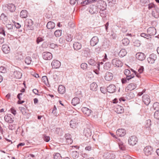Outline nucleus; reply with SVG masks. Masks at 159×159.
<instances>
[{"label":"nucleus","mask_w":159,"mask_h":159,"mask_svg":"<svg viewBox=\"0 0 159 159\" xmlns=\"http://www.w3.org/2000/svg\"><path fill=\"white\" fill-rule=\"evenodd\" d=\"M112 65L115 67H121L123 65V63L119 59L115 58L113 59L111 61Z\"/></svg>","instance_id":"f257e3e1"},{"label":"nucleus","mask_w":159,"mask_h":159,"mask_svg":"<svg viewBox=\"0 0 159 159\" xmlns=\"http://www.w3.org/2000/svg\"><path fill=\"white\" fill-rule=\"evenodd\" d=\"M33 22L32 20L30 19L26 20L25 23V26L27 28L28 30H33L34 29L33 25Z\"/></svg>","instance_id":"f03ea898"},{"label":"nucleus","mask_w":159,"mask_h":159,"mask_svg":"<svg viewBox=\"0 0 159 159\" xmlns=\"http://www.w3.org/2000/svg\"><path fill=\"white\" fill-rule=\"evenodd\" d=\"M138 140V139L136 136H131L128 139L129 144L132 146L134 145L137 143Z\"/></svg>","instance_id":"7ed1b4c3"},{"label":"nucleus","mask_w":159,"mask_h":159,"mask_svg":"<svg viewBox=\"0 0 159 159\" xmlns=\"http://www.w3.org/2000/svg\"><path fill=\"white\" fill-rule=\"evenodd\" d=\"M99 9L95 5H92L90 6L89 12L91 14H97L98 12Z\"/></svg>","instance_id":"20e7f679"},{"label":"nucleus","mask_w":159,"mask_h":159,"mask_svg":"<svg viewBox=\"0 0 159 159\" xmlns=\"http://www.w3.org/2000/svg\"><path fill=\"white\" fill-rule=\"evenodd\" d=\"M124 74L126 75L127 79L129 80L132 78H133L135 76V74L133 73H131L130 70L128 69H125L124 71Z\"/></svg>","instance_id":"39448f33"},{"label":"nucleus","mask_w":159,"mask_h":159,"mask_svg":"<svg viewBox=\"0 0 159 159\" xmlns=\"http://www.w3.org/2000/svg\"><path fill=\"white\" fill-rule=\"evenodd\" d=\"M143 151L146 155L149 156L152 153V148L150 146H147L144 148Z\"/></svg>","instance_id":"423d86ee"},{"label":"nucleus","mask_w":159,"mask_h":159,"mask_svg":"<svg viewBox=\"0 0 159 159\" xmlns=\"http://www.w3.org/2000/svg\"><path fill=\"white\" fill-rule=\"evenodd\" d=\"M142 101L146 105H148L150 102V99L148 95L144 94L142 97Z\"/></svg>","instance_id":"0eeeda50"},{"label":"nucleus","mask_w":159,"mask_h":159,"mask_svg":"<svg viewBox=\"0 0 159 159\" xmlns=\"http://www.w3.org/2000/svg\"><path fill=\"white\" fill-rule=\"evenodd\" d=\"M157 59L156 55L152 53L151 54L149 57L147 58V61L149 63L152 64L154 63L155 60Z\"/></svg>","instance_id":"6e6552de"},{"label":"nucleus","mask_w":159,"mask_h":159,"mask_svg":"<svg viewBox=\"0 0 159 159\" xmlns=\"http://www.w3.org/2000/svg\"><path fill=\"white\" fill-rule=\"evenodd\" d=\"M103 157L107 159H113L115 158L116 155L113 153L107 152L104 153Z\"/></svg>","instance_id":"1a4fd4ad"},{"label":"nucleus","mask_w":159,"mask_h":159,"mask_svg":"<svg viewBox=\"0 0 159 159\" xmlns=\"http://www.w3.org/2000/svg\"><path fill=\"white\" fill-rule=\"evenodd\" d=\"M43 58L46 60H50L52 57V54L50 52H44L43 53Z\"/></svg>","instance_id":"9d476101"},{"label":"nucleus","mask_w":159,"mask_h":159,"mask_svg":"<svg viewBox=\"0 0 159 159\" xmlns=\"http://www.w3.org/2000/svg\"><path fill=\"white\" fill-rule=\"evenodd\" d=\"M107 90L108 92L112 93L116 91V87L114 84H111L107 87Z\"/></svg>","instance_id":"9b49d317"},{"label":"nucleus","mask_w":159,"mask_h":159,"mask_svg":"<svg viewBox=\"0 0 159 159\" xmlns=\"http://www.w3.org/2000/svg\"><path fill=\"white\" fill-rule=\"evenodd\" d=\"M147 32L151 36L156 34V30L154 27H150L147 29Z\"/></svg>","instance_id":"f8f14e48"},{"label":"nucleus","mask_w":159,"mask_h":159,"mask_svg":"<svg viewBox=\"0 0 159 159\" xmlns=\"http://www.w3.org/2000/svg\"><path fill=\"white\" fill-rule=\"evenodd\" d=\"M103 8H101V9L99 10V13L100 16L103 18H105L106 17V12L105 11L106 9V4L103 5Z\"/></svg>","instance_id":"ddd939ff"},{"label":"nucleus","mask_w":159,"mask_h":159,"mask_svg":"<svg viewBox=\"0 0 159 159\" xmlns=\"http://www.w3.org/2000/svg\"><path fill=\"white\" fill-rule=\"evenodd\" d=\"M99 40L97 36H94L91 39L90 41V44L92 46H94L97 44L98 43Z\"/></svg>","instance_id":"4468645a"},{"label":"nucleus","mask_w":159,"mask_h":159,"mask_svg":"<svg viewBox=\"0 0 159 159\" xmlns=\"http://www.w3.org/2000/svg\"><path fill=\"white\" fill-rule=\"evenodd\" d=\"M117 140L116 142L118 143L119 148L122 151L125 150L126 149V147L125 144L123 143L119 139L116 138Z\"/></svg>","instance_id":"2eb2a0df"},{"label":"nucleus","mask_w":159,"mask_h":159,"mask_svg":"<svg viewBox=\"0 0 159 159\" xmlns=\"http://www.w3.org/2000/svg\"><path fill=\"white\" fill-rule=\"evenodd\" d=\"M116 133L117 135L122 137L125 134L126 131L124 129H119L116 131Z\"/></svg>","instance_id":"dca6fc26"},{"label":"nucleus","mask_w":159,"mask_h":159,"mask_svg":"<svg viewBox=\"0 0 159 159\" xmlns=\"http://www.w3.org/2000/svg\"><path fill=\"white\" fill-rule=\"evenodd\" d=\"M51 65L53 68H57L60 66L61 63L58 60H54L52 62Z\"/></svg>","instance_id":"f3484780"},{"label":"nucleus","mask_w":159,"mask_h":159,"mask_svg":"<svg viewBox=\"0 0 159 159\" xmlns=\"http://www.w3.org/2000/svg\"><path fill=\"white\" fill-rule=\"evenodd\" d=\"M152 15L156 18L159 17V8L157 6L155 7L154 10L152 11Z\"/></svg>","instance_id":"a211bd4d"},{"label":"nucleus","mask_w":159,"mask_h":159,"mask_svg":"<svg viewBox=\"0 0 159 159\" xmlns=\"http://www.w3.org/2000/svg\"><path fill=\"white\" fill-rule=\"evenodd\" d=\"M136 87V85L134 83H130L126 87L125 90L127 91H132Z\"/></svg>","instance_id":"6ab92c4d"},{"label":"nucleus","mask_w":159,"mask_h":159,"mask_svg":"<svg viewBox=\"0 0 159 159\" xmlns=\"http://www.w3.org/2000/svg\"><path fill=\"white\" fill-rule=\"evenodd\" d=\"M105 79L107 81H110L113 78V75L111 72H107L106 73L105 76Z\"/></svg>","instance_id":"aec40b11"},{"label":"nucleus","mask_w":159,"mask_h":159,"mask_svg":"<svg viewBox=\"0 0 159 159\" xmlns=\"http://www.w3.org/2000/svg\"><path fill=\"white\" fill-rule=\"evenodd\" d=\"M77 125V120L76 119H72L70 122V125L72 128H76Z\"/></svg>","instance_id":"412c9836"},{"label":"nucleus","mask_w":159,"mask_h":159,"mask_svg":"<svg viewBox=\"0 0 159 159\" xmlns=\"http://www.w3.org/2000/svg\"><path fill=\"white\" fill-rule=\"evenodd\" d=\"M137 59L140 61H143L145 58V56L143 53H138L136 55Z\"/></svg>","instance_id":"4be33fe9"},{"label":"nucleus","mask_w":159,"mask_h":159,"mask_svg":"<svg viewBox=\"0 0 159 159\" xmlns=\"http://www.w3.org/2000/svg\"><path fill=\"white\" fill-rule=\"evenodd\" d=\"M11 72L13 73V75L16 79H20L21 77L22 74L20 72L17 71H12Z\"/></svg>","instance_id":"5701e85b"},{"label":"nucleus","mask_w":159,"mask_h":159,"mask_svg":"<svg viewBox=\"0 0 159 159\" xmlns=\"http://www.w3.org/2000/svg\"><path fill=\"white\" fill-rule=\"evenodd\" d=\"M73 47L75 50L77 51L81 48V44L77 42H75L73 44Z\"/></svg>","instance_id":"b1692460"},{"label":"nucleus","mask_w":159,"mask_h":159,"mask_svg":"<svg viewBox=\"0 0 159 159\" xmlns=\"http://www.w3.org/2000/svg\"><path fill=\"white\" fill-rule=\"evenodd\" d=\"M84 134L87 138L90 137L92 134L90 129L89 128L85 129L84 131Z\"/></svg>","instance_id":"393cba45"},{"label":"nucleus","mask_w":159,"mask_h":159,"mask_svg":"<svg viewBox=\"0 0 159 159\" xmlns=\"http://www.w3.org/2000/svg\"><path fill=\"white\" fill-rule=\"evenodd\" d=\"M2 50L5 53L7 54L9 53L10 48L7 45L4 44L2 46Z\"/></svg>","instance_id":"a878e982"},{"label":"nucleus","mask_w":159,"mask_h":159,"mask_svg":"<svg viewBox=\"0 0 159 159\" xmlns=\"http://www.w3.org/2000/svg\"><path fill=\"white\" fill-rule=\"evenodd\" d=\"M12 21L14 24H11V29H19L21 25L19 23L15 22V21L13 20H12Z\"/></svg>","instance_id":"bb28decb"},{"label":"nucleus","mask_w":159,"mask_h":159,"mask_svg":"<svg viewBox=\"0 0 159 159\" xmlns=\"http://www.w3.org/2000/svg\"><path fill=\"white\" fill-rule=\"evenodd\" d=\"M55 26V23L52 21H49L47 24V27L48 29H52Z\"/></svg>","instance_id":"cd10ccee"},{"label":"nucleus","mask_w":159,"mask_h":159,"mask_svg":"<svg viewBox=\"0 0 159 159\" xmlns=\"http://www.w3.org/2000/svg\"><path fill=\"white\" fill-rule=\"evenodd\" d=\"M90 52V50L88 48H85L82 50V53L84 54V57L88 56Z\"/></svg>","instance_id":"c85d7f7f"},{"label":"nucleus","mask_w":159,"mask_h":159,"mask_svg":"<svg viewBox=\"0 0 159 159\" xmlns=\"http://www.w3.org/2000/svg\"><path fill=\"white\" fill-rule=\"evenodd\" d=\"M28 12L26 10H23L21 11L20 13V16L22 18H26L28 16Z\"/></svg>","instance_id":"c756f323"},{"label":"nucleus","mask_w":159,"mask_h":159,"mask_svg":"<svg viewBox=\"0 0 159 159\" xmlns=\"http://www.w3.org/2000/svg\"><path fill=\"white\" fill-rule=\"evenodd\" d=\"M80 102V99L78 97H75L72 100V104L74 106H75L77 104H79Z\"/></svg>","instance_id":"7c9ffc66"},{"label":"nucleus","mask_w":159,"mask_h":159,"mask_svg":"<svg viewBox=\"0 0 159 159\" xmlns=\"http://www.w3.org/2000/svg\"><path fill=\"white\" fill-rule=\"evenodd\" d=\"M58 91L59 93L63 94L65 92V88L64 86L60 85L58 88Z\"/></svg>","instance_id":"2f4dec72"},{"label":"nucleus","mask_w":159,"mask_h":159,"mask_svg":"<svg viewBox=\"0 0 159 159\" xmlns=\"http://www.w3.org/2000/svg\"><path fill=\"white\" fill-rule=\"evenodd\" d=\"M98 85L95 82H93L90 84V89L93 91H96L97 89Z\"/></svg>","instance_id":"473e14b6"},{"label":"nucleus","mask_w":159,"mask_h":159,"mask_svg":"<svg viewBox=\"0 0 159 159\" xmlns=\"http://www.w3.org/2000/svg\"><path fill=\"white\" fill-rule=\"evenodd\" d=\"M88 63L89 65L95 66H97L98 63H99L98 62H96L92 58L88 60Z\"/></svg>","instance_id":"72a5a7b5"},{"label":"nucleus","mask_w":159,"mask_h":159,"mask_svg":"<svg viewBox=\"0 0 159 159\" xmlns=\"http://www.w3.org/2000/svg\"><path fill=\"white\" fill-rule=\"evenodd\" d=\"M127 54L126 50L124 49H122L120 50L118 53L119 56L120 57H123Z\"/></svg>","instance_id":"f704fd0d"},{"label":"nucleus","mask_w":159,"mask_h":159,"mask_svg":"<svg viewBox=\"0 0 159 159\" xmlns=\"http://www.w3.org/2000/svg\"><path fill=\"white\" fill-rule=\"evenodd\" d=\"M65 39L68 42H71L73 39V36L70 34H67L65 36Z\"/></svg>","instance_id":"c9c22d12"},{"label":"nucleus","mask_w":159,"mask_h":159,"mask_svg":"<svg viewBox=\"0 0 159 159\" xmlns=\"http://www.w3.org/2000/svg\"><path fill=\"white\" fill-rule=\"evenodd\" d=\"M85 116H89L91 114L92 110H81Z\"/></svg>","instance_id":"e433bc0d"},{"label":"nucleus","mask_w":159,"mask_h":159,"mask_svg":"<svg viewBox=\"0 0 159 159\" xmlns=\"http://www.w3.org/2000/svg\"><path fill=\"white\" fill-rule=\"evenodd\" d=\"M135 97V94L132 92H130L127 95L126 97L129 100H130L133 98Z\"/></svg>","instance_id":"4c0bfd02"},{"label":"nucleus","mask_w":159,"mask_h":159,"mask_svg":"<svg viewBox=\"0 0 159 159\" xmlns=\"http://www.w3.org/2000/svg\"><path fill=\"white\" fill-rule=\"evenodd\" d=\"M100 64L98 63L97 66H95V69H93V71L95 74L97 75H98L99 74V70H100Z\"/></svg>","instance_id":"58836bf2"},{"label":"nucleus","mask_w":159,"mask_h":159,"mask_svg":"<svg viewBox=\"0 0 159 159\" xmlns=\"http://www.w3.org/2000/svg\"><path fill=\"white\" fill-rule=\"evenodd\" d=\"M122 44L124 46L128 45L129 43V39L127 38H124L122 40Z\"/></svg>","instance_id":"ea45409f"},{"label":"nucleus","mask_w":159,"mask_h":159,"mask_svg":"<svg viewBox=\"0 0 159 159\" xmlns=\"http://www.w3.org/2000/svg\"><path fill=\"white\" fill-rule=\"evenodd\" d=\"M111 65L110 62H108L105 63L104 65L103 68L106 70H108L111 67Z\"/></svg>","instance_id":"a19ab883"},{"label":"nucleus","mask_w":159,"mask_h":159,"mask_svg":"<svg viewBox=\"0 0 159 159\" xmlns=\"http://www.w3.org/2000/svg\"><path fill=\"white\" fill-rule=\"evenodd\" d=\"M54 159H61L62 157L60 154L59 153H55L53 155Z\"/></svg>","instance_id":"79ce46f5"},{"label":"nucleus","mask_w":159,"mask_h":159,"mask_svg":"<svg viewBox=\"0 0 159 159\" xmlns=\"http://www.w3.org/2000/svg\"><path fill=\"white\" fill-rule=\"evenodd\" d=\"M140 36L147 39H149L151 38V36L149 34H145V33H142L141 34Z\"/></svg>","instance_id":"37998d69"},{"label":"nucleus","mask_w":159,"mask_h":159,"mask_svg":"<svg viewBox=\"0 0 159 159\" xmlns=\"http://www.w3.org/2000/svg\"><path fill=\"white\" fill-rule=\"evenodd\" d=\"M62 34V30H57L54 32V34L56 37H60Z\"/></svg>","instance_id":"c03bdc74"},{"label":"nucleus","mask_w":159,"mask_h":159,"mask_svg":"<svg viewBox=\"0 0 159 159\" xmlns=\"http://www.w3.org/2000/svg\"><path fill=\"white\" fill-rule=\"evenodd\" d=\"M133 42L134 46L139 47L141 44L140 41L137 39L133 40Z\"/></svg>","instance_id":"a18cd8bd"},{"label":"nucleus","mask_w":159,"mask_h":159,"mask_svg":"<svg viewBox=\"0 0 159 159\" xmlns=\"http://www.w3.org/2000/svg\"><path fill=\"white\" fill-rule=\"evenodd\" d=\"M71 155L73 158H76L78 157L79 153L76 151H73L71 153Z\"/></svg>","instance_id":"49530a36"},{"label":"nucleus","mask_w":159,"mask_h":159,"mask_svg":"<svg viewBox=\"0 0 159 159\" xmlns=\"http://www.w3.org/2000/svg\"><path fill=\"white\" fill-rule=\"evenodd\" d=\"M0 19L2 21L6 22L7 20V17L4 13H2L0 16Z\"/></svg>","instance_id":"de8ad7c7"},{"label":"nucleus","mask_w":159,"mask_h":159,"mask_svg":"<svg viewBox=\"0 0 159 159\" xmlns=\"http://www.w3.org/2000/svg\"><path fill=\"white\" fill-rule=\"evenodd\" d=\"M31 58L30 57H27L25 59V62L28 65H30L31 63Z\"/></svg>","instance_id":"09e8293b"},{"label":"nucleus","mask_w":159,"mask_h":159,"mask_svg":"<svg viewBox=\"0 0 159 159\" xmlns=\"http://www.w3.org/2000/svg\"><path fill=\"white\" fill-rule=\"evenodd\" d=\"M75 95L76 96V97L79 98H81L83 96L81 92L80 91H78L75 92Z\"/></svg>","instance_id":"8fccbe9b"},{"label":"nucleus","mask_w":159,"mask_h":159,"mask_svg":"<svg viewBox=\"0 0 159 159\" xmlns=\"http://www.w3.org/2000/svg\"><path fill=\"white\" fill-rule=\"evenodd\" d=\"M92 1L93 2H97V4H102V5H104L105 4H106V2L102 0H93Z\"/></svg>","instance_id":"3c124183"},{"label":"nucleus","mask_w":159,"mask_h":159,"mask_svg":"<svg viewBox=\"0 0 159 159\" xmlns=\"http://www.w3.org/2000/svg\"><path fill=\"white\" fill-rule=\"evenodd\" d=\"M88 65L85 63H83L81 64L80 67L83 70H85L87 69Z\"/></svg>","instance_id":"603ef678"},{"label":"nucleus","mask_w":159,"mask_h":159,"mask_svg":"<svg viewBox=\"0 0 159 159\" xmlns=\"http://www.w3.org/2000/svg\"><path fill=\"white\" fill-rule=\"evenodd\" d=\"M154 109H159V103L158 102H155L153 105Z\"/></svg>","instance_id":"864d4df0"},{"label":"nucleus","mask_w":159,"mask_h":159,"mask_svg":"<svg viewBox=\"0 0 159 159\" xmlns=\"http://www.w3.org/2000/svg\"><path fill=\"white\" fill-rule=\"evenodd\" d=\"M154 117L156 119H159V110H157L154 114Z\"/></svg>","instance_id":"5fc2aeb1"},{"label":"nucleus","mask_w":159,"mask_h":159,"mask_svg":"<svg viewBox=\"0 0 159 159\" xmlns=\"http://www.w3.org/2000/svg\"><path fill=\"white\" fill-rule=\"evenodd\" d=\"M42 79L43 82L45 83L46 84L48 82V79L46 76H43L42 77Z\"/></svg>","instance_id":"6e6d98bb"},{"label":"nucleus","mask_w":159,"mask_h":159,"mask_svg":"<svg viewBox=\"0 0 159 159\" xmlns=\"http://www.w3.org/2000/svg\"><path fill=\"white\" fill-rule=\"evenodd\" d=\"M146 123H147L145 125L146 127L147 128H149L151 125V120H148L146 121Z\"/></svg>","instance_id":"4d7b16f0"},{"label":"nucleus","mask_w":159,"mask_h":159,"mask_svg":"<svg viewBox=\"0 0 159 159\" xmlns=\"http://www.w3.org/2000/svg\"><path fill=\"white\" fill-rule=\"evenodd\" d=\"M16 10V7L15 5L11 3V12H14Z\"/></svg>","instance_id":"13d9d810"},{"label":"nucleus","mask_w":159,"mask_h":159,"mask_svg":"<svg viewBox=\"0 0 159 159\" xmlns=\"http://www.w3.org/2000/svg\"><path fill=\"white\" fill-rule=\"evenodd\" d=\"M43 140L46 142H48L50 139V138L49 136H47L45 135L43 136Z\"/></svg>","instance_id":"bf43d9fd"},{"label":"nucleus","mask_w":159,"mask_h":159,"mask_svg":"<svg viewBox=\"0 0 159 159\" xmlns=\"http://www.w3.org/2000/svg\"><path fill=\"white\" fill-rule=\"evenodd\" d=\"M6 72V68L2 66L0 67V72L2 73H5Z\"/></svg>","instance_id":"052dcab7"},{"label":"nucleus","mask_w":159,"mask_h":159,"mask_svg":"<svg viewBox=\"0 0 159 159\" xmlns=\"http://www.w3.org/2000/svg\"><path fill=\"white\" fill-rule=\"evenodd\" d=\"M148 9L150 10L152 8L154 7L155 8V7H157L156 5H155L153 3H149L148 4Z\"/></svg>","instance_id":"680f3d73"},{"label":"nucleus","mask_w":159,"mask_h":159,"mask_svg":"<svg viewBox=\"0 0 159 159\" xmlns=\"http://www.w3.org/2000/svg\"><path fill=\"white\" fill-rule=\"evenodd\" d=\"M100 90L101 92L103 93H105L107 91V89L105 88L104 87H100Z\"/></svg>","instance_id":"e2e57ef3"},{"label":"nucleus","mask_w":159,"mask_h":159,"mask_svg":"<svg viewBox=\"0 0 159 159\" xmlns=\"http://www.w3.org/2000/svg\"><path fill=\"white\" fill-rule=\"evenodd\" d=\"M43 39L41 37H38L36 39V42L37 44H39L40 42L43 41Z\"/></svg>","instance_id":"0e129e2a"},{"label":"nucleus","mask_w":159,"mask_h":159,"mask_svg":"<svg viewBox=\"0 0 159 159\" xmlns=\"http://www.w3.org/2000/svg\"><path fill=\"white\" fill-rule=\"evenodd\" d=\"M144 68L143 66H141L139 67V68L138 70V72L139 74L142 73L143 71Z\"/></svg>","instance_id":"69168bd1"},{"label":"nucleus","mask_w":159,"mask_h":159,"mask_svg":"<svg viewBox=\"0 0 159 159\" xmlns=\"http://www.w3.org/2000/svg\"><path fill=\"white\" fill-rule=\"evenodd\" d=\"M5 121L7 122H9L10 120V117L8 115H6L4 117Z\"/></svg>","instance_id":"338daca9"},{"label":"nucleus","mask_w":159,"mask_h":159,"mask_svg":"<svg viewBox=\"0 0 159 159\" xmlns=\"http://www.w3.org/2000/svg\"><path fill=\"white\" fill-rule=\"evenodd\" d=\"M65 137L66 140L69 139L71 138V136L70 134H66L65 136Z\"/></svg>","instance_id":"774afa93"}]
</instances>
